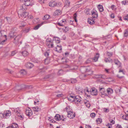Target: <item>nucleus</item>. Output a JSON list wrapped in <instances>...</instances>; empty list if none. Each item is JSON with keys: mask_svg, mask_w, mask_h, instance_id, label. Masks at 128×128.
<instances>
[{"mask_svg": "<svg viewBox=\"0 0 128 128\" xmlns=\"http://www.w3.org/2000/svg\"><path fill=\"white\" fill-rule=\"evenodd\" d=\"M91 12L92 16L93 18H97L98 16V13L96 10H93Z\"/></svg>", "mask_w": 128, "mask_h": 128, "instance_id": "13", "label": "nucleus"}, {"mask_svg": "<svg viewBox=\"0 0 128 128\" xmlns=\"http://www.w3.org/2000/svg\"><path fill=\"white\" fill-rule=\"evenodd\" d=\"M84 92L86 94V92L89 94L90 92V90L89 91L88 88L87 87H86L84 89Z\"/></svg>", "mask_w": 128, "mask_h": 128, "instance_id": "40", "label": "nucleus"}, {"mask_svg": "<svg viewBox=\"0 0 128 128\" xmlns=\"http://www.w3.org/2000/svg\"><path fill=\"white\" fill-rule=\"evenodd\" d=\"M34 4V2L32 0H26L24 3L25 5L27 6H32Z\"/></svg>", "mask_w": 128, "mask_h": 128, "instance_id": "10", "label": "nucleus"}, {"mask_svg": "<svg viewBox=\"0 0 128 128\" xmlns=\"http://www.w3.org/2000/svg\"><path fill=\"white\" fill-rule=\"evenodd\" d=\"M121 3L122 5H125L126 3V0L123 1Z\"/></svg>", "mask_w": 128, "mask_h": 128, "instance_id": "56", "label": "nucleus"}, {"mask_svg": "<svg viewBox=\"0 0 128 128\" xmlns=\"http://www.w3.org/2000/svg\"><path fill=\"white\" fill-rule=\"evenodd\" d=\"M128 35V28L126 29L124 32V36H127Z\"/></svg>", "mask_w": 128, "mask_h": 128, "instance_id": "41", "label": "nucleus"}, {"mask_svg": "<svg viewBox=\"0 0 128 128\" xmlns=\"http://www.w3.org/2000/svg\"><path fill=\"white\" fill-rule=\"evenodd\" d=\"M92 59V58H89L86 61V63H89L91 62Z\"/></svg>", "mask_w": 128, "mask_h": 128, "instance_id": "50", "label": "nucleus"}, {"mask_svg": "<svg viewBox=\"0 0 128 128\" xmlns=\"http://www.w3.org/2000/svg\"><path fill=\"white\" fill-rule=\"evenodd\" d=\"M50 16L48 15H46L44 16V19L46 20H47L49 18Z\"/></svg>", "mask_w": 128, "mask_h": 128, "instance_id": "48", "label": "nucleus"}, {"mask_svg": "<svg viewBox=\"0 0 128 128\" xmlns=\"http://www.w3.org/2000/svg\"><path fill=\"white\" fill-rule=\"evenodd\" d=\"M99 57V54L97 53L95 56L94 58L92 59V60L94 62L97 61Z\"/></svg>", "mask_w": 128, "mask_h": 128, "instance_id": "22", "label": "nucleus"}, {"mask_svg": "<svg viewBox=\"0 0 128 128\" xmlns=\"http://www.w3.org/2000/svg\"><path fill=\"white\" fill-rule=\"evenodd\" d=\"M25 6H22V8L18 10V13L19 16H21L22 17L26 18L28 15V13L26 12V10L24 8Z\"/></svg>", "mask_w": 128, "mask_h": 128, "instance_id": "2", "label": "nucleus"}, {"mask_svg": "<svg viewBox=\"0 0 128 128\" xmlns=\"http://www.w3.org/2000/svg\"><path fill=\"white\" fill-rule=\"evenodd\" d=\"M22 54L24 56H26L28 54V53L26 51H24L22 52Z\"/></svg>", "mask_w": 128, "mask_h": 128, "instance_id": "34", "label": "nucleus"}, {"mask_svg": "<svg viewBox=\"0 0 128 128\" xmlns=\"http://www.w3.org/2000/svg\"><path fill=\"white\" fill-rule=\"evenodd\" d=\"M62 46L61 45H57V46L54 49V50L58 52H60L62 51Z\"/></svg>", "mask_w": 128, "mask_h": 128, "instance_id": "18", "label": "nucleus"}, {"mask_svg": "<svg viewBox=\"0 0 128 128\" xmlns=\"http://www.w3.org/2000/svg\"><path fill=\"white\" fill-rule=\"evenodd\" d=\"M46 45L49 48H51L53 47V43L50 39H47L46 40Z\"/></svg>", "mask_w": 128, "mask_h": 128, "instance_id": "8", "label": "nucleus"}, {"mask_svg": "<svg viewBox=\"0 0 128 128\" xmlns=\"http://www.w3.org/2000/svg\"><path fill=\"white\" fill-rule=\"evenodd\" d=\"M45 22H42L41 24H38L35 26L34 28L33 29L35 30H38L40 27L43 24H44Z\"/></svg>", "mask_w": 128, "mask_h": 128, "instance_id": "20", "label": "nucleus"}, {"mask_svg": "<svg viewBox=\"0 0 128 128\" xmlns=\"http://www.w3.org/2000/svg\"><path fill=\"white\" fill-rule=\"evenodd\" d=\"M63 95L62 94H58L56 95V96L58 97H60L63 96Z\"/></svg>", "mask_w": 128, "mask_h": 128, "instance_id": "58", "label": "nucleus"}, {"mask_svg": "<svg viewBox=\"0 0 128 128\" xmlns=\"http://www.w3.org/2000/svg\"><path fill=\"white\" fill-rule=\"evenodd\" d=\"M76 16H77L76 14L75 13L74 14V19L75 21L76 22H77V20L76 19Z\"/></svg>", "mask_w": 128, "mask_h": 128, "instance_id": "49", "label": "nucleus"}, {"mask_svg": "<svg viewBox=\"0 0 128 128\" xmlns=\"http://www.w3.org/2000/svg\"><path fill=\"white\" fill-rule=\"evenodd\" d=\"M81 100L78 96L74 97V102L76 104H78L80 102Z\"/></svg>", "mask_w": 128, "mask_h": 128, "instance_id": "16", "label": "nucleus"}, {"mask_svg": "<svg viewBox=\"0 0 128 128\" xmlns=\"http://www.w3.org/2000/svg\"><path fill=\"white\" fill-rule=\"evenodd\" d=\"M91 11L90 9H88L86 10V14L87 15L90 14Z\"/></svg>", "mask_w": 128, "mask_h": 128, "instance_id": "47", "label": "nucleus"}, {"mask_svg": "<svg viewBox=\"0 0 128 128\" xmlns=\"http://www.w3.org/2000/svg\"><path fill=\"white\" fill-rule=\"evenodd\" d=\"M107 92L108 94L110 95L113 93V91L112 89L110 88H108L107 89Z\"/></svg>", "mask_w": 128, "mask_h": 128, "instance_id": "24", "label": "nucleus"}, {"mask_svg": "<svg viewBox=\"0 0 128 128\" xmlns=\"http://www.w3.org/2000/svg\"><path fill=\"white\" fill-rule=\"evenodd\" d=\"M124 19L125 20H128V14L126 15L124 17Z\"/></svg>", "mask_w": 128, "mask_h": 128, "instance_id": "52", "label": "nucleus"}, {"mask_svg": "<svg viewBox=\"0 0 128 128\" xmlns=\"http://www.w3.org/2000/svg\"><path fill=\"white\" fill-rule=\"evenodd\" d=\"M6 36L4 35L3 36L1 31L0 32V44H4L6 41Z\"/></svg>", "mask_w": 128, "mask_h": 128, "instance_id": "5", "label": "nucleus"}, {"mask_svg": "<svg viewBox=\"0 0 128 128\" xmlns=\"http://www.w3.org/2000/svg\"><path fill=\"white\" fill-rule=\"evenodd\" d=\"M84 103L87 107L89 108L90 107V105L89 101L86 100L84 101Z\"/></svg>", "mask_w": 128, "mask_h": 128, "instance_id": "31", "label": "nucleus"}, {"mask_svg": "<svg viewBox=\"0 0 128 128\" xmlns=\"http://www.w3.org/2000/svg\"><path fill=\"white\" fill-rule=\"evenodd\" d=\"M116 128H122V126L118 124H117L116 125Z\"/></svg>", "mask_w": 128, "mask_h": 128, "instance_id": "55", "label": "nucleus"}, {"mask_svg": "<svg viewBox=\"0 0 128 128\" xmlns=\"http://www.w3.org/2000/svg\"><path fill=\"white\" fill-rule=\"evenodd\" d=\"M85 128H92V126H91L86 124Z\"/></svg>", "mask_w": 128, "mask_h": 128, "instance_id": "60", "label": "nucleus"}, {"mask_svg": "<svg viewBox=\"0 0 128 128\" xmlns=\"http://www.w3.org/2000/svg\"><path fill=\"white\" fill-rule=\"evenodd\" d=\"M100 95L102 98H104L106 96H108V95L106 93L105 88H104L99 87Z\"/></svg>", "mask_w": 128, "mask_h": 128, "instance_id": "3", "label": "nucleus"}, {"mask_svg": "<svg viewBox=\"0 0 128 128\" xmlns=\"http://www.w3.org/2000/svg\"><path fill=\"white\" fill-rule=\"evenodd\" d=\"M98 8L100 12H102L104 11V10L103 8L102 5L100 4L98 5Z\"/></svg>", "mask_w": 128, "mask_h": 128, "instance_id": "28", "label": "nucleus"}, {"mask_svg": "<svg viewBox=\"0 0 128 128\" xmlns=\"http://www.w3.org/2000/svg\"><path fill=\"white\" fill-rule=\"evenodd\" d=\"M105 71L106 72L108 73H110V69H107V68H105L104 69Z\"/></svg>", "mask_w": 128, "mask_h": 128, "instance_id": "54", "label": "nucleus"}, {"mask_svg": "<svg viewBox=\"0 0 128 128\" xmlns=\"http://www.w3.org/2000/svg\"><path fill=\"white\" fill-rule=\"evenodd\" d=\"M16 52L15 51L12 52L11 54V55L12 56H14L16 54Z\"/></svg>", "mask_w": 128, "mask_h": 128, "instance_id": "63", "label": "nucleus"}, {"mask_svg": "<svg viewBox=\"0 0 128 128\" xmlns=\"http://www.w3.org/2000/svg\"><path fill=\"white\" fill-rule=\"evenodd\" d=\"M4 115L3 113H0V119H2V118H4Z\"/></svg>", "mask_w": 128, "mask_h": 128, "instance_id": "57", "label": "nucleus"}, {"mask_svg": "<svg viewBox=\"0 0 128 128\" xmlns=\"http://www.w3.org/2000/svg\"><path fill=\"white\" fill-rule=\"evenodd\" d=\"M88 23L90 25H92L94 24V22L93 19L88 18Z\"/></svg>", "mask_w": 128, "mask_h": 128, "instance_id": "25", "label": "nucleus"}, {"mask_svg": "<svg viewBox=\"0 0 128 128\" xmlns=\"http://www.w3.org/2000/svg\"><path fill=\"white\" fill-rule=\"evenodd\" d=\"M96 122L98 124H100L102 122V120L101 118H98L97 119H96Z\"/></svg>", "mask_w": 128, "mask_h": 128, "instance_id": "38", "label": "nucleus"}, {"mask_svg": "<svg viewBox=\"0 0 128 128\" xmlns=\"http://www.w3.org/2000/svg\"><path fill=\"white\" fill-rule=\"evenodd\" d=\"M97 77L98 78H102L104 79H105L106 78V76L104 75H100L98 77Z\"/></svg>", "mask_w": 128, "mask_h": 128, "instance_id": "43", "label": "nucleus"}, {"mask_svg": "<svg viewBox=\"0 0 128 128\" xmlns=\"http://www.w3.org/2000/svg\"><path fill=\"white\" fill-rule=\"evenodd\" d=\"M53 40H55L56 43H58L60 42V39L57 37H54V38Z\"/></svg>", "mask_w": 128, "mask_h": 128, "instance_id": "30", "label": "nucleus"}, {"mask_svg": "<svg viewBox=\"0 0 128 128\" xmlns=\"http://www.w3.org/2000/svg\"><path fill=\"white\" fill-rule=\"evenodd\" d=\"M64 73L63 71L62 70H60L58 73V75H62Z\"/></svg>", "mask_w": 128, "mask_h": 128, "instance_id": "42", "label": "nucleus"}, {"mask_svg": "<svg viewBox=\"0 0 128 128\" xmlns=\"http://www.w3.org/2000/svg\"><path fill=\"white\" fill-rule=\"evenodd\" d=\"M64 111H66L67 112V116L68 118L71 119L75 117V112L72 111V109L69 107H66L64 109Z\"/></svg>", "mask_w": 128, "mask_h": 128, "instance_id": "1", "label": "nucleus"}, {"mask_svg": "<svg viewBox=\"0 0 128 128\" xmlns=\"http://www.w3.org/2000/svg\"><path fill=\"white\" fill-rule=\"evenodd\" d=\"M57 3L55 1L53 0H51L48 3L49 6L51 7H53L57 5Z\"/></svg>", "mask_w": 128, "mask_h": 128, "instance_id": "15", "label": "nucleus"}, {"mask_svg": "<svg viewBox=\"0 0 128 128\" xmlns=\"http://www.w3.org/2000/svg\"><path fill=\"white\" fill-rule=\"evenodd\" d=\"M106 62H112V59H110V58H106L104 60Z\"/></svg>", "mask_w": 128, "mask_h": 128, "instance_id": "37", "label": "nucleus"}, {"mask_svg": "<svg viewBox=\"0 0 128 128\" xmlns=\"http://www.w3.org/2000/svg\"><path fill=\"white\" fill-rule=\"evenodd\" d=\"M4 124L3 123L0 122V127H3L4 126Z\"/></svg>", "mask_w": 128, "mask_h": 128, "instance_id": "64", "label": "nucleus"}, {"mask_svg": "<svg viewBox=\"0 0 128 128\" xmlns=\"http://www.w3.org/2000/svg\"><path fill=\"white\" fill-rule=\"evenodd\" d=\"M74 97L73 96H70L68 98V100L72 102H74Z\"/></svg>", "mask_w": 128, "mask_h": 128, "instance_id": "35", "label": "nucleus"}, {"mask_svg": "<svg viewBox=\"0 0 128 128\" xmlns=\"http://www.w3.org/2000/svg\"><path fill=\"white\" fill-rule=\"evenodd\" d=\"M33 110L35 112H38L40 110V108L36 106L33 108Z\"/></svg>", "mask_w": 128, "mask_h": 128, "instance_id": "32", "label": "nucleus"}, {"mask_svg": "<svg viewBox=\"0 0 128 128\" xmlns=\"http://www.w3.org/2000/svg\"><path fill=\"white\" fill-rule=\"evenodd\" d=\"M70 2L68 0H66L65 1V6L68 7L69 6Z\"/></svg>", "mask_w": 128, "mask_h": 128, "instance_id": "27", "label": "nucleus"}, {"mask_svg": "<svg viewBox=\"0 0 128 128\" xmlns=\"http://www.w3.org/2000/svg\"><path fill=\"white\" fill-rule=\"evenodd\" d=\"M61 14V12L60 10H57L54 13L53 15L55 16H57L60 15Z\"/></svg>", "mask_w": 128, "mask_h": 128, "instance_id": "19", "label": "nucleus"}, {"mask_svg": "<svg viewBox=\"0 0 128 128\" xmlns=\"http://www.w3.org/2000/svg\"><path fill=\"white\" fill-rule=\"evenodd\" d=\"M67 21L66 19L60 18L58 20V24L60 26H63L67 23Z\"/></svg>", "mask_w": 128, "mask_h": 128, "instance_id": "4", "label": "nucleus"}, {"mask_svg": "<svg viewBox=\"0 0 128 128\" xmlns=\"http://www.w3.org/2000/svg\"><path fill=\"white\" fill-rule=\"evenodd\" d=\"M122 118L124 120H128V112L125 114L123 115L122 116Z\"/></svg>", "mask_w": 128, "mask_h": 128, "instance_id": "23", "label": "nucleus"}, {"mask_svg": "<svg viewBox=\"0 0 128 128\" xmlns=\"http://www.w3.org/2000/svg\"><path fill=\"white\" fill-rule=\"evenodd\" d=\"M63 116H60L59 114H56L55 116V119L56 120H62L64 121V119H63Z\"/></svg>", "mask_w": 128, "mask_h": 128, "instance_id": "12", "label": "nucleus"}, {"mask_svg": "<svg viewBox=\"0 0 128 128\" xmlns=\"http://www.w3.org/2000/svg\"><path fill=\"white\" fill-rule=\"evenodd\" d=\"M44 55L46 57H48V56L49 54L48 52H46L44 54Z\"/></svg>", "mask_w": 128, "mask_h": 128, "instance_id": "61", "label": "nucleus"}, {"mask_svg": "<svg viewBox=\"0 0 128 128\" xmlns=\"http://www.w3.org/2000/svg\"><path fill=\"white\" fill-rule=\"evenodd\" d=\"M50 58H47L44 60V63L46 64H48L50 62Z\"/></svg>", "mask_w": 128, "mask_h": 128, "instance_id": "33", "label": "nucleus"}, {"mask_svg": "<svg viewBox=\"0 0 128 128\" xmlns=\"http://www.w3.org/2000/svg\"><path fill=\"white\" fill-rule=\"evenodd\" d=\"M104 112L106 113H108L109 112V110L108 108H104L103 109Z\"/></svg>", "mask_w": 128, "mask_h": 128, "instance_id": "44", "label": "nucleus"}, {"mask_svg": "<svg viewBox=\"0 0 128 128\" xmlns=\"http://www.w3.org/2000/svg\"><path fill=\"white\" fill-rule=\"evenodd\" d=\"M6 128H18V125L15 123L12 124L11 126H8Z\"/></svg>", "mask_w": 128, "mask_h": 128, "instance_id": "21", "label": "nucleus"}, {"mask_svg": "<svg viewBox=\"0 0 128 128\" xmlns=\"http://www.w3.org/2000/svg\"><path fill=\"white\" fill-rule=\"evenodd\" d=\"M107 54L109 56H110L112 55V53L111 52H107Z\"/></svg>", "mask_w": 128, "mask_h": 128, "instance_id": "59", "label": "nucleus"}, {"mask_svg": "<svg viewBox=\"0 0 128 128\" xmlns=\"http://www.w3.org/2000/svg\"><path fill=\"white\" fill-rule=\"evenodd\" d=\"M115 64H116L118 68L122 67V64L121 62L118 60L115 59L114 61Z\"/></svg>", "mask_w": 128, "mask_h": 128, "instance_id": "17", "label": "nucleus"}, {"mask_svg": "<svg viewBox=\"0 0 128 128\" xmlns=\"http://www.w3.org/2000/svg\"><path fill=\"white\" fill-rule=\"evenodd\" d=\"M90 93L93 96L96 95L98 94L97 90L95 88H92L90 90Z\"/></svg>", "mask_w": 128, "mask_h": 128, "instance_id": "11", "label": "nucleus"}, {"mask_svg": "<svg viewBox=\"0 0 128 128\" xmlns=\"http://www.w3.org/2000/svg\"><path fill=\"white\" fill-rule=\"evenodd\" d=\"M26 66L27 68H31L34 66V65L30 63H28L26 64Z\"/></svg>", "mask_w": 128, "mask_h": 128, "instance_id": "26", "label": "nucleus"}, {"mask_svg": "<svg viewBox=\"0 0 128 128\" xmlns=\"http://www.w3.org/2000/svg\"><path fill=\"white\" fill-rule=\"evenodd\" d=\"M77 80L76 79H72L71 80V82L74 83L76 82Z\"/></svg>", "mask_w": 128, "mask_h": 128, "instance_id": "53", "label": "nucleus"}, {"mask_svg": "<svg viewBox=\"0 0 128 128\" xmlns=\"http://www.w3.org/2000/svg\"><path fill=\"white\" fill-rule=\"evenodd\" d=\"M112 124L110 123H108L106 124V126L108 128H112Z\"/></svg>", "mask_w": 128, "mask_h": 128, "instance_id": "39", "label": "nucleus"}, {"mask_svg": "<svg viewBox=\"0 0 128 128\" xmlns=\"http://www.w3.org/2000/svg\"><path fill=\"white\" fill-rule=\"evenodd\" d=\"M62 29L63 32L64 33H66L68 30H69V28L66 27H64V28H61Z\"/></svg>", "mask_w": 128, "mask_h": 128, "instance_id": "29", "label": "nucleus"}, {"mask_svg": "<svg viewBox=\"0 0 128 128\" xmlns=\"http://www.w3.org/2000/svg\"><path fill=\"white\" fill-rule=\"evenodd\" d=\"M14 112H15L17 113H19L20 112V111L19 110V109L18 108H17L14 110Z\"/></svg>", "mask_w": 128, "mask_h": 128, "instance_id": "51", "label": "nucleus"}, {"mask_svg": "<svg viewBox=\"0 0 128 128\" xmlns=\"http://www.w3.org/2000/svg\"><path fill=\"white\" fill-rule=\"evenodd\" d=\"M96 115V114L94 112L91 113L90 115V116L92 118H94L95 117Z\"/></svg>", "mask_w": 128, "mask_h": 128, "instance_id": "46", "label": "nucleus"}, {"mask_svg": "<svg viewBox=\"0 0 128 128\" xmlns=\"http://www.w3.org/2000/svg\"><path fill=\"white\" fill-rule=\"evenodd\" d=\"M7 20L8 24H10L12 22V20L11 18L9 17L6 18Z\"/></svg>", "mask_w": 128, "mask_h": 128, "instance_id": "45", "label": "nucleus"}, {"mask_svg": "<svg viewBox=\"0 0 128 128\" xmlns=\"http://www.w3.org/2000/svg\"><path fill=\"white\" fill-rule=\"evenodd\" d=\"M25 113L27 116L30 117L32 115L33 112L31 108H27L26 109Z\"/></svg>", "mask_w": 128, "mask_h": 128, "instance_id": "6", "label": "nucleus"}, {"mask_svg": "<svg viewBox=\"0 0 128 128\" xmlns=\"http://www.w3.org/2000/svg\"><path fill=\"white\" fill-rule=\"evenodd\" d=\"M109 121L110 122V124H115V121L111 117H110L109 118Z\"/></svg>", "mask_w": 128, "mask_h": 128, "instance_id": "36", "label": "nucleus"}, {"mask_svg": "<svg viewBox=\"0 0 128 128\" xmlns=\"http://www.w3.org/2000/svg\"><path fill=\"white\" fill-rule=\"evenodd\" d=\"M4 114V118H7L11 115V112L9 110H6L3 113Z\"/></svg>", "mask_w": 128, "mask_h": 128, "instance_id": "9", "label": "nucleus"}, {"mask_svg": "<svg viewBox=\"0 0 128 128\" xmlns=\"http://www.w3.org/2000/svg\"><path fill=\"white\" fill-rule=\"evenodd\" d=\"M92 74V71H89V72L87 71L86 72V74H83L80 76V78L82 79H84V78H82V76H83L84 77L86 76H87L90 75Z\"/></svg>", "mask_w": 128, "mask_h": 128, "instance_id": "14", "label": "nucleus"}, {"mask_svg": "<svg viewBox=\"0 0 128 128\" xmlns=\"http://www.w3.org/2000/svg\"><path fill=\"white\" fill-rule=\"evenodd\" d=\"M110 16L111 18H114V14H112L110 15Z\"/></svg>", "mask_w": 128, "mask_h": 128, "instance_id": "62", "label": "nucleus"}, {"mask_svg": "<svg viewBox=\"0 0 128 128\" xmlns=\"http://www.w3.org/2000/svg\"><path fill=\"white\" fill-rule=\"evenodd\" d=\"M16 28H12L9 34V36L10 38H14L17 35V33L15 32Z\"/></svg>", "mask_w": 128, "mask_h": 128, "instance_id": "7", "label": "nucleus"}]
</instances>
